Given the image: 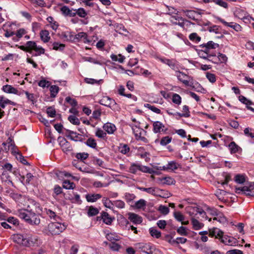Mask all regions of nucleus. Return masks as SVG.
Instances as JSON below:
<instances>
[{
    "label": "nucleus",
    "mask_w": 254,
    "mask_h": 254,
    "mask_svg": "<svg viewBox=\"0 0 254 254\" xmlns=\"http://www.w3.org/2000/svg\"><path fill=\"white\" fill-rule=\"evenodd\" d=\"M65 37L67 38L68 40L70 41H80L84 43L88 44L89 45L93 46L95 42V41L89 40L88 38L87 35L86 33L79 32L76 35H73L70 32H67L64 35Z\"/></svg>",
    "instance_id": "f257e3e1"
},
{
    "label": "nucleus",
    "mask_w": 254,
    "mask_h": 254,
    "mask_svg": "<svg viewBox=\"0 0 254 254\" xmlns=\"http://www.w3.org/2000/svg\"><path fill=\"white\" fill-rule=\"evenodd\" d=\"M175 75L177 79L186 86H191L194 83L193 77L190 76L182 71L176 70Z\"/></svg>",
    "instance_id": "f03ea898"
},
{
    "label": "nucleus",
    "mask_w": 254,
    "mask_h": 254,
    "mask_svg": "<svg viewBox=\"0 0 254 254\" xmlns=\"http://www.w3.org/2000/svg\"><path fill=\"white\" fill-rule=\"evenodd\" d=\"M66 228L64 223L58 222H52L48 225L49 231L52 235H59L63 232Z\"/></svg>",
    "instance_id": "7ed1b4c3"
},
{
    "label": "nucleus",
    "mask_w": 254,
    "mask_h": 254,
    "mask_svg": "<svg viewBox=\"0 0 254 254\" xmlns=\"http://www.w3.org/2000/svg\"><path fill=\"white\" fill-rule=\"evenodd\" d=\"M138 245L140 251L146 254H156L155 252L159 251L156 249L155 246L151 243H139Z\"/></svg>",
    "instance_id": "20e7f679"
},
{
    "label": "nucleus",
    "mask_w": 254,
    "mask_h": 254,
    "mask_svg": "<svg viewBox=\"0 0 254 254\" xmlns=\"http://www.w3.org/2000/svg\"><path fill=\"white\" fill-rule=\"evenodd\" d=\"M129 126L131 127L132 132L137 140H140L145 143L148 142V140L146 137L141 136L142 131L144 132L145 133H146L145 130L139 128V126L136 125H129Z\"/></svg>",
    "instance_id": "39448f33"
},
{
    "label": "nucleus",
    "mask_w": 254,
    "mask_h": 254,
    "mask_svg": "<svg viewBox=\"0 0 254 254\" xmlns=\"http://www.w3.org/2000/svg\"><path fill=\"white\" fill-rule=\"evenodd\" d=\"M235 192L239 194H244L249 197H254V190L247 186L236 188Z\"/></svg>",
    "instance_id": "423d86ee"
},
{
    "label": "nucleus",
    "mask_w": 254,
    "mask_h": 254,
    "mask_svg": "<svg viewBox=\"0 0 254 254\" xmlns=\"http://www.w3.org/2000/svg\"><path fill=\"white\" fill-rule=\"evenodd\" d=\"M12 241L20 246L25 247L26 234H14L11 236Z\"/></svg>",
    "instance_id": "0eeeda50"
},
{
    "label": "nucleus",
    "mask_w": 254,
    "mask_h": 254,
    "mask_svg": "<svg viewBox=\"0 0 254 254\" xmlns=\"http://www.w3.org/2000/svg\"><path fill=\"white\" fill-rule=\"evenodd\" d=\"M25 244L26 245V247H30L31 246L38 245V237L37 236H28L26 234V243Z\"/></svg>",
    "instance_id": "6e6552de"
},
{
    "label": "nucleus",
    "mask_w": 254,
    "mask_h": 254,
    "mask_svg": "<svg viewBox=\"0 0 254 254\" xmlns=\"http://www.w3.org/2000/svg\"><path fill=\"white\" fill-rule=\"evenodd\" d=\"M184 12L189 18L197 22H198V21L201 17L200 13L194 10H186Z\"/></svg>",
    "instance_id": "1a4fd4ad"
},
{
    "label": "nucleus",
    "mask_w": 254,
    "mask_h": 254,
    "mask_svg": "<svg viewBox=\"0 0 254 254\" xmlns=\"http://www.w3.org/2000/svg\"><path fill=\"white\" fill-rule=\"evenodd\" d=\"M128 219L134 224H140L142 222V218L137 214L132 212L128 213Z\"/></svg>",
    "instance_id": "9d476101"
},
{
    "label": "nucleus",
    "mask_w": 254,
    "mask_h": 254,
    "mask_svg": "<svg viewBox=\"0 0 254 254\" xmlns=\"http://www.w3.org/2000/svg\"><path fill=\"white\" fill-rule=\"evenodd\" d=\"M217 19L221 22L222 23L224 24L225 26L231 27L233 28L236 31H240L241 30V26L237 23H234L233 22H230L228 23L226 21H225L224 19H222L220 17H217Z\"/></svg>",
    "instance_id": "9b49d317"
},
{
    "label": "nucleus",
    "mask_w": 254,
    "mask_h": 254,
    "mask_svg": "<svg viewBox=\"0 0 254 254\" xmlns=\"http://www.w3.org/2000/svg\"><path fill=\"white\" fill-rule=\"evenodd\" d=\"M59 139H62L64 141L63 144L62 145L61 147H62L63 151L64 153L67 154L72 150V147L71 145L65 138L60 137Z\"/></svg>",
    "instance_id": "f8f14e48"
},
{
    "label": "nucleus",
    "mask_w": 254,
    "mask_h": 254,
    "mask_svg": "<svg viewBox=\"0 0 254 254\" xmlns=\"http://www.w3.org/2000/svg\"><path fill=\"white\" fill-rule=\"evenodd\" d=\"M2 90L3 92L6 93L14 94L16 95H20L21 94L19 93L18 90L12 86L10 85L6 84L3 85L2 88Z\"/></svg>",
    "instance_id": "ddd939ff"
},
{
    "label": "nucleus",
    "mask_w": 254,
    "mask_h": 254,
    "mask_svg": "<svg viewBox=\"0 0 254 254\" xmlns=\"http://www.w3.org/2000/svg\"><path fill=\"white\" fill-rule=\"evenodd\" d=\"M234 15L235 17L241 19H247V13L243 9L236 7L234 11Z\"/></svg>",
    "instance_id": "4468645a"
},
{
    "label": "nucleus",
    "mask_w": 254,
    "mask_h": 254,
    "mask_svg": "<svg viewBox=\"0 0 254 254\" xmlns=\"http://www.w3.org/2000/svg\"><path fill=\"white\" fill-rule=\"evenodd\" d=\"M157 58H158L161 62L169 66L172 69L176 71L177 70V69H178V67L173 60H170L163 58H158V57Z\"/></svg>",
    "instance_id": "2eb2a0df"
},
{
    "label": "nucleus",
    "mask_w": 254,
    "mask_h": 254,
    "mask_svg": "<svg viewBox=\"0 0 254 254\" xmlns=\"http://www.w3.org/2000/svg\"><path fill=\"white\" fill-rule=\"evenodd\" d=\"M137 189L143 191H145L149 194H151L154 196H160L161 197H166V196L162 195L161 194H159L156 192V188H143L140 187H137Z\"/></svg>",
    "instance_id": "dca6fc26"
},
{
    "label": "nucleus",
    "mask_w": 254,
    "mask_h": 254,
    "mask_svg": "<svg viewBox=\"0 0 254 254\" xmlns=\"http://www.w3.org/2000/svg\"><path fill=\"white\" fill-rule=\"evenodd\" d=\"M31 212L32 211L24 209L19 212L18 216L21 219L24 220L25 222L29 224Z\"/></svg>",
    "instance_id": "f3484780"
},
{
    "label": "nucleus",
    "mask_w": 254,
    "mask_h": 254,
    "mask_svg": "<svg viewBox=\"0 0 254 254\" xmlns=\"http://www.w3.org/2000/svg\"><path fill=\"white\" fill-rule=\"evenodd\" d=\"M102 215L103 217V222L108 225H111L115 219L114 217L111 216L108 212L105 211H102Z\"/></svg>",
    "instance_id": "a211bd4d"
},
{
    "label": "nucleus",
    "mask_w": 254,
    "mask_h": 254,
    "mask_svg": "<svg viewBox=\"0 0 254 254\" xmlns=\"http://www.w3.org/2000/svg\"><path fill=\"white\" fill-rule=\"evenodd\" d=\"M101 197L102 195L99 193H87L85 195L86 199L88 202H95Z\"/></svg>",
    "instance_id": "6ab92c4d"
},
{
    "label": "nucleus",
    "mask_w": 254,
    "mask_h": 254,
    "mask_svg": "<svg viewBox=\"0 0 254 254\" xmlns=\"http://www.w3.org/2000/svg\"><path fill=\"white\" fill-rule=\"evenodd\" d=\"M103 128L109 134H113L117 129L115 125L111 123L105 124Z\"/></svg>",
    "instance_id": "aec40b11"
},
{
    "label": "nucleus",
    "mask_w": 254,
    "mask_h": 254,
    "mask_svg": "<svg viewBox=\"0 0 254 254\" xmlns=\"http://www.w3.org/2000/svg\"><path fill=\"white\" fill-rule=\"evenodd\" d=\"M221 242L226 245L232 246L234 244H235V240L233 238H231L228 236L222 235L220 239Z\"/></svg>",
    "instance_id": "412c9836"
},
{
    "label": "nucleus",
    "mask_w": 254,
    "mask_h": 254,
    "mask_svg": "<svg viewBox=\"0 0 254 254\" xmlns=\"http://www.w3.org/2000/svg\"><path fill=\"white\" fill-rule=\"evenodd\" d=\"M29 224L32 225H38L40 223V218L38 214L32 212L30 216Z\"/></svg>",
    "instance_id": "4be33fe9"
},
{
    "label": "nucleus",
    "mask_w": 254,
    "mask_h": 254,
    "mask_svg": "<svg viewBox=\"0 0 254 254\" xmlns=\"http://www.w3.org/2000/svg\"><path fill=\"white\" fill-rule=\"evenodd\" d=\"M32 54V56H38L43 54L45 49H21Z\"/></svg>",
    "instance_id": "5701e85b"
},
{
    "label": "nucleus",
    "mask_w": 254,
    "mask_h": 254,
    "mask_svg": "<svg viewBox=\"0 0 254 254\" xmlns=\"http://www.w3.org/2000/svg\"><path fill=\"white\" fill-rule=\"evenodd\" d=\"M228 148L231 154H235L242 150L234 141H232L229 144Z\"/></svg>",
    "instance_id": "b1692460"
},
{
    "label": "nucleus",
    "mask_w": 254,
    "mask_h": 254,
    "mask_svg": "<svg viewBox=\"0 0 254 254\" xmlns=\"http://www.w3.org/2000/svg\"><path fill=\"white\" fill-rule=\"evenodd\" d=\"M162 127H165V126L160 121H155L153 123V131L155 133H160Z\"/></svg>",
    "instance_id": "393cba45"
},
{
    "label": "nucleus",
    "mask_w": 254,
    "mask_h": 254,
    "mask_svg": "<svg viewBox=\"0 0 254 254\" xmlns=\"http://www.w3.org/2000/svg\"><path fill=\"white\" fill-rule=\"evenodd\" d=\"M61 10L65 15L73 17L75 16V10H70L67 6H63Z\"/></svg>",
    "instance_id": "a878e982"
},
{
    "label": "nucleus",
    "mask_w": 254,
    "mask_h": 254,
    "mask_svg": "<svg viewBox=\"0 0 254 254\" xmlns=\"http://www.w3.org/2000/svg\"><path fill=\"white\" fill-rule=\"evenodd\" d=\"M223 234L224 233L222 230L215 228L213 230L210 232L209 236L211 237H215L216 238H219L220 239Z\"/></svg>",
    "instance_id": "bb28decb"
},
{
    "label": "nucleus",
    "mask_w": 254,
    "mask_h": 254,
    "mask_svg": "<svg viewBox=\"0 0 254 254\" xmlns=\"http://www.w3.org/2000/svg\"><path fill=\"white\" fill-rule=\"evenodd\" d=\"M176 232L174 231L171 232L170 234H166L165 235V238H169L167 242L172 246H178L179 244V241H177V240H172Z\"/></svg>",
    "instance_id": "cd10ccee"
},
{
    "label": "nucleus",
    "mask_w": 254,
    "mask_h": 254,
    "mask_svg": "<svg viewBox=\"0 0 254 254\" xmlns=\"http://www.w3.org/2000/svg\"><path fill=\"white\" fill-rule=\"evenodd\" d=\"M194 89L196 92H201L202 93H205L206 92V89H205L202 86L197 82L194 80V83L191 85L190 86Z\"/></svg>",
    "instance_id": "c85d7f7f"
},
{
    "label": "nucleus",
    "mask_w": 254,
    "mask_h": 254,
    "mask_svg": "<svg viewBox=\"0 0 254 254\" xmlns=\"http://www.w3.org/2000/svg\"><path fill=\"white\" fill-rule=\"evenodd\" d=\"M211 49H205V50L195 49L197 51L198 56L204 59H207L208 57L209 52Z\"/></svg>",
    "instance_id": "c756f323"
},
{
    "label": "nucleus",
    "mask_w": 254,
    "mask_h": 254,
    "mask_svg": "<svg viewBox=\"0 0 254 254\" xmlns=\"http://www.w3.org/2000/svg\"><path fill=\"white\" fill-rule=\"evenodd\" d=\"M99 213V209L91 205L89 206L87 214L88 216L90 217L96 216Z\"/></svg>",
    "instance_id": "7c9ffc66"
},
{
    "label": "nucleus",
    "mask_w": 254,
    "mask_h": 254,
    "mask_svg": "<svg viewBox=\"0 0 254 254\" xmlns=\"http://www.w3.org/2000/svg\"><path fill=\"white\" fill-rule=\"evenodd\" d=\"M41 40L45 43L48 42L50 39L49 32L47 30H42L40 33Z\"/></svg>",
    "instance_id": "2f4dec72"
},
{
    "label": "nucleus",
    "mask_w": 254,
    "mask_h": 254,
    "mask_svg": "<svg viewBox=\"0 0 254 254\" xmlns=\"http://www.w3.org/2000/svg\"><path fill=\"white\" fill-rule=\"evenodd\" d=\"M46 212L47 215L51 218L53 219L56 221H58L61 219L59 216L56 215V213L50 209H46Z\"/></svg>",
    "instance_id": "473e14b6"
},
{
    "label": "nucleus",
    "mask_w": 254,
    "mask_h": 254,
    "mask_svg": "<svg viewBox=\"0 0 254 254\" xmlns=\"http://www.w3.org/2000/svg\"><path fill=\"white\" fill-rule=\"evenodd\" d=\"M183 110L184 112H185V113H181L180 112H176V114L178 116H179L180 117H185V118H189L190 117V112L189 111V107L187 105H184L183 107Z\"/></svg>",
    "instance_id": "72a5a7b5"
},
{
    "label": "nucleus",
    "mask_w": 254,
    "mask_h": 254,
    "mask_svg": "<svg viewBox=\"0 0 254 254\" xmlns=\"http://www.w3.org/2000/svg\"><path fill=\"white\" fill-rule=\"evenodd\" d=\"M72 134H73L72 137L71 138V140L74 141L75 142H83L85 140V138L83 137V135L76 132H71Z\"/></svg>",
    "instance_id": "f704fd0d"
},
{
    "label": "nucleus",
    "mask_w": 254,
    "mask_h": 254,
    "mask_svg": "<svg viewBox=\"0 0 254 254\" xmlns=\"http://www.w3.org/2000/svg\"><path fill=\"white\" fill-rule=\"evenodd\" d=\"M91 161L94 165L99 166L103 168H105L104 162L101 159L97 158V157H91Z\"/></svg>",
    "instance_id": "c9c22d12"
},
{
    "label": "nucleus",
    "mask_w": 254,
    "mask_h": 254,
    "mask_svg": "<svg viewBox=\"0 0 254 254\" xmlns=\"http://www.w3.org/2000/svg\"><path fill=\"white\" fill-rule=\"evenodd\" d=\"M63 188L66 190H73L75 188V185L68 180H64L63 183Z\"/></svg>",
    "instance_id": "e433bc0d"
},
{
    "label": "nucleus",
    "mask_w": 254,
    "mask_h": 254,
    "mask_svg": "<svg viewBox=\"0 0 254 254\" xmlns=\"http://www.w3.org/2000/svg\"><path fill=\"white\" fill-rule=\"evenodd\" d=\"M149 231L150 235L154 238L158 239L161 236V232L153 227L150 228Z\"/></svg>",
    "instance_id": "4c0bfd02"
},
{
    "label": "nucleus",
    "mask_w": 254,
    "mask_h": 254,
    "mask_svg": "<svg viewBox=\"0 0 254 254\" xmlns=\"http://www.w3.org/2000/svg\"><path fill=\"white\" fill-rule=\"evenodd\" d=\"M50 96L51 98H55L59 91V87L57 85H51L50 88Z\"/></svg>",
    "instance_id": "58836bf2"
},
{
    "label": "nucleus",
    "mask_w": 254,
    "mask_h": 254,
    "mask_svg": "<svg viewBox=\"0 0 254 254\" xmlns=\"http://www.w3.org/2000/svg\"><path fill=\"white\" fill-rule=\"evenodd\" d=\"M84 143L88 147L93 149L97 147V143L95 139L92 137L89 138Z\"/></svg>",
    "instance_id": "ea45409f"
},
{
    "label": "nucleus",
    "mask_w": 254,
    "mask_h": 254,
    "mask_svg": "<svg viewBox=\"0 0 254 254\" xmlns=\"http://www.w3.org/2000/svg\"><path fill=\"white\" fill-rule=\"evenodd\" d=\"M111 58L112 61L118 62L120 63H123L125 59V57L121 54H119L118 55L112 54L111 55Z\"/></svg>",
    "instance_id": "a19ab883"
},
{
    "label": "nucleus",
    "mask_w": 254,
    "mask_h": 254,
    "mask_svg": "<svg viewBox=\"0 0 254 254\" xmlns=\"http://www.w3.org/2000/svg\"><path fill=\"white\" fill-rule=\"evenodd\" d=\"M118 222L120 225L122 226H126V228L128 227L129 224L128 221L123 215H120L118 218Z\"/></svg>",
    "instance_id": "79ce46f5"
},
{
    "label": "nucleus",
    "mask_w": 254,
    "mask_h": 254,
    "mask_svg": "<svg viewBox=\"0 0 254 254\" xmlns=\"http://www.w3.org/2000/svg\"><path fill=\"white\" fill-rule=\"evenodd\" d=\"M234 181L236 183L239 184H244L246 181L245 176L243 174H238L235 176Z\"/></svg>",
    "instance_id": "37998d69"
},
{
    "label": "nucleus",
    "mask_w": 254,
    "mask_h": 254,
    "mask_svg": "<svg viewBox=\"0 0 254 254\" xmlns=\"http://www.w3.org/2000/svg\"><path fill=\"white\" fill-rule=\"evenodd\" d=\"M64 194V196H65V193L63 192V189L60 186L56 185L54 186V194H53V197H55L57 195Z\"/></svg>",
    "instance_id": "c03bdc74"
},
{
    "label": "nucleus",
    "mask_w": 254,
    "mask_h": 254,
    "mask_svg": "<svg viewBox=\"0 0 254 254\" xmlns=\"http://www.w3.org/2000/svg\"><path fill=\"white\" fill-rule=\"evenodd\" d=\"M167 166L168 170L174 171L177 170L180 166V165L177 163L175 161H172L169 162Z\"/></svg>",
    "instance_id": "a18cd8bd"
},
{
    "label": "nucleus",
    "mask_w": 254,
    "mask_h": 254,
    "mask_svg": "<svg viewBox=\"0 0 254 254\" xmlns=\"http://www.w3.org/2000/svg\"><path fill=\"white\" fill-rule=\"evenodd\" d=\"M75 156L77 160L84 162L85 160L88 158L89 154L85 152L77 153L75 154Z\"/></svg>",
    "instance_id": "49530a36"
},
{
    "label": "nucleus",
    "mask_w": 254,
    "mask_h": 254,
    "mask_svg": "<svg viewBox=\"0 0 254 254\" xmlns=\"http://www.w3.org/2000/svg\"><path fill=\"white\" fill-rule=\"evenodd\" d=\"M138 170L139 171V164L132 163L129 168L128 172L130 173L135 174Z\"/></svg>",
    "instance_id": "de8ad7c7"
},
{
    "label": "nucleus",
    "mask_w": 254,
    "mask_h": 254,
    "mask_svg": "<svg viewBox=\"0 0 254 254\" xmlns=\"http://www.w3.org/2000/svg\"><path fill=\"white\" fill-rule=\"evenodd\" d=\"M239 100L243 104L247 105H254V103L250 100L247 99L246 97L243 95H240L238 97Z\"/></svg>",
    "instance_id": "09e8293b"
},
{
    "label": "nucleus",
    "mask_w": 254,
    "mask_h": 254,
    "mask_svg": "<svg viewBox=\"0 0 254 254\" xmlns=\"http://www.w3.org/2000/svg\"><path fill=\"white\" fill-rule=\"evenodd\" d=\"M119 150L121 153L126 154L129 151L130 148L127 144L121 143L119 147Z\"/></svg>",
    "instance_id": "8fccbe9b"
},
{
    "label": "nucleus",
    "mask_w": 254,
    "mask_h": 254,
    "mask_svg": "<svg viewBox=\"0 0 254 254\" xmlns=\"http://www.w3.org/2000/svg\"><path fill=\"white\" fill-rule=\"evenodd\" d=\"M191 222L194 229L196 230L201 229L204 226L203 224L200 223L197 220L194 218L191 219Z\"/></svg>",
    "instance_id": "3c124183"
},
{
    "label": "nucleus",
    "mask_w": 254,
    "mask_h": 254,
    "mask_svg": "<svg viewBox=\"0 0 254 254\" xmlns=\"http://www.w3.org/2000/svg\"><path fill=\"white\" fill-rule=\"evenodd\" d=\"M172 140V137L169 136L163 137L160 141V144L162 146H166L170 143Z\"/></svg>",
    "instance_id": "603ef678"
},
{
    "label": "nucleus",
    "mask_w": 254,
    "mask_h": 254,
    "mask_svg": "<svg viewBox=\"0 0 254 254\" xmlns=\"http://www.w3.org/2000/svg\"><path fill=\"white\" fill-rule=\"evenodd\" d=\"M159 179L161 181L164 180V182H163V184L168 185H174L176 182L175 180L173 178L170 177H165Z\"/></svg>",
    "instance_id": "864d4df0"
},
{
    "label": "nucleus",
    "mask_w": 254,
    "mask_h": 254,
    "mask_svg": "<svg viewBox=\"0 0 254 254\" xmlns=\"http://www.w3.org/2000/svg\"><path fill=\"white\" fill-rule=\"evenodd\" d=\"M73 194L74 196V198H68L67 199L68 200H71L72 202L76 203L78 204H81L82 202V201L80 199V195L76 192H73ZM65 198L67 199L66 198Z\"/></svg>",
    "instance_id": "5fc2aeb1"
},
{
    "label": "nucleus",
    "mask_w": 254,
    "mask_h": 254,
    "mask_svg": "<svg viewBox=\"0 0 254 254\" xmlns=\"http://www.w3.org/2000/svg\"><path fill=\"white\" fill-rule=\"evenodd\" d=\"M173 215L175 219L179 222H182L185 219V216L180 211H174Z\"/></svg>",
    "instance_id": "6e6d98bb"
},
{
    "label": "nucleus",
    "mask_w": 254,
    "mask_h": 254,
    "mask_svg": "<svg viewBox=\"0 0 254 254\" xmlns=\"http://www.w3.org/2000/svg\"><path fill=\"white\" fill-rule=\"evenodd\" d=\"M144 106L145 107L150 109L152 112H153L156 114H162L161 111L159 109L156 108V107H155L154 106H152L149 104H148V103L144 104Z\"/></svg>",
    "instance_id": "4d7b16f0"
},
{
    "label": "nucleus",
    "mask_w": 254,
    "mask_h": 254,
    "mask_svg": "<svg viewBox=\"0 0 254 254\" xmlns=\"http://www.w3.org/2000/svg\"><path fill=\"white\" fill-rule=\"evenodd\" d=\"M177 232L181 236H187L188 233L187 228L184 226H180L177 229Z\"/></svg>",
    "instance_id": "13d9d810"
},
{
    "label": "nucleus",
    "mask_w": 254,
    "mask_h": 254,
    "mask_svg": "<svg viewBox=\"0 0 254 254\" xmlns=\"http://www.w3.org/2000/svg\"><path fill=\"white\" fill-rule=\"evenodd\" d=\"M25 34V30L24 29H20L16 33L15 35L13 37V40L17 41L19 38L22 37V36Z\"/></svg>",
    "instance_id": "bf43d9fd"
},
{
    "label": "nucleus",
    "mask_w": 254,
    "mask_h": 254,
    "mask_svg": "<svg viewBox=\"0 0 254 254\" xmlns=\"http://www.w3.org/2000/svg\"><path fill=\"white\" fill-rule=\"evenodd\" d=\"M146 205V201L143 199H140L137 201L135 203V206L137 209H142Z\"/></svg>",
    "instance_id": "052dcab7"
},
{
    "label": "nucleus",
    "mask_w": 254,
    "mask_h": 254,
    "mask_svg": "<svg viewBox=\"0 0 254 254\" xmlns=\"http://www.w3.org/2000/svg\"><path fill=\"white\" fill-rule=\"evenodd\" d=\"M158 210L164 215L168 214L170 212V209L167 206L163 205H160Z\"/></svg>",
    "instance_id": "680f3d73"
},
{
    "label": "nucleus",
    "mask_w": 254,
    "mask_h": 254,
    "mask_svg": "<svg viewBox=\"0 0 254 254\" xmlns=\"http://www.w3.org/2000/svg\"><path fill=\"white\" fill-rule=\"evenodd\" d=\"M110 97L108 96H104L99 101V103L102 105L108 107L110 104Z\"/></svg>",
    "instance_id": "e2e57ef3"
},
{
    "label": "nucleus",
    "mask_w": 254,
    "mask_h": 254,
    "mask_svg": "<svg viewBox=\"0 0 254 254\" xmlns=\"http://www.w3.org/2000/svg\"><path fill=\"white\" fill-rule=\"evenodd\" d=\"M56 110L54 106H50L47 108V114L48 116L51 118H54L56 116Z\"/></svg>",
    "instance_id": "0e129e2a"
},
{
    "label": "nucleus",
    "mask_w": 254,
    "mask_h": 254,
    "mask_svg": "<svg viewBox=\"0 0 254 254\" xmlns=\"http://www.w3.org/2000/svg\"><path fill=\"white\" fill-rule=\"evenodd\" d=\"M68 120L73 125H79L80 124L79 120L74 116H69Z\"/></svg>",
    "instance_id": "69168bd1"
},
{
    "label": "nucleus",
    "mask_w": 254,
    "mask_h": 254,
    "mask_svg": "<svg viewBox=\"0 0 254 254\" xmlns=\"http://www.w3.org/2000/svg\"><path fill=\"white\" fill-rule=\"evenodd\" d=\"M65 101L69 104L72 107H75L77 106V102L74 98H71L69 96H67L65 99Z\"/></svg>",
    "instance_id": "338daca9"
},
{
    "label": "nucleus",
    "mask_w": 254,
    "mask_h": 254,
    "mask_svg": "<svg viewBox=\"0 0 254 254\" xmlns=\"http://www.w3.org/2000/svg\"><path fill=\"white\" fill-rule=\"evenodd\" d=\"M181 97L179 94L177 93H173L172 96V102L174 103L180 105L181 103Z\"/></svg>",
    "instance_id": "774afa93"
}]
</instances>
